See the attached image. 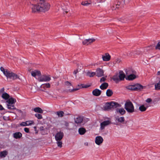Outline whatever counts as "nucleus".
<instances>
[{"label":"nucleus","mask_w":160,"mask_h":160,"mask_svg":"<svg viewBox=\"0 0 160 160\" xmlns=\"http://www.w3.org/2000/svg\"><path fill=\"white\" fill-rule=\"evenodd\" d=\"M4 90V89L3 88H2V89L1 90V91H3V90Z\"/></svg>","instance_id":"obj_56"},{"label":"nucleus","mask_w":160,"mask_h":160,"mask_svg":"<svg viewBox=\"0 0 160 160\" xmlns=\"http://www.w3.org/2000/svg\"><path fill=\"white\" fill-rule=\"evenodd\" d=\"M57 144L58 146L60 147L61 148L62 146V142L61 141H57Z\"/></svg>","instance_id":"obj_40"},{"label":"nucleus","mask_w":160,"mask_h":160,"mask_svg":"<svg viewBox=\"0 0 160 160\" xmlns=\"http://www.w3.org/2000/svg\"><path fill=\"white\" fill-rule=\"evenodd\" d=\"M119 21L121 22L122 23H125L126 22L127 20L124 17H122L120 18L119 20Z\"/></svg>","instance_id":"obj_39"},{"label":"nucleus","mask_w":160,"mask_h":160,"mask_svg":"<svg viewBox=\"0 0 160 160\" xmlns=\"http://www.w3.org/2000/svg\"><path fill=\"white\" fill-rule=\"evenodd\" d=\"M96 75V72H91L89 71H88L87 72V75L88 76H89L90 77H93Z\"/></svg>","instance_id":"obj_32"},{"label":"nucleus","mask_w":160,"mask_h":160,"mask_svg":"<svg viewBox=\"0 0 160 160\" xmlns=\"http://www.w3.org/2000/svg\"><path fill=\"white\" fill-rule=\"evenodd\" d=\"M27 126H31L34 125V122L32 120L26 121Z\"/></svg>","instance_id":"obj_36"},{"label":"nucleus","mask_w":160,"mask_h":160,"mask_svg":"<svg viewBox=\"0 0 160 160\" xmlns=\"http://www.w3.org/2000/svg\"><path fill=\"white\" fill-rule=\"evenodd\" d=\"M64 136V133L62 132H59L56 133L55 138L56 141H61Z\"/></svg>","instance_id":"obj_11"},{"label":"nucleus","mask_w":160,"mask_h":160,"mask_svg":"<svg viewBox=\"0 0 160 160\" xmlns=\"http://www.w3.org/2000/svg\"><path fill=\"white\" fill-rule=\"evenodd\" d=\"M108 86V84L106 82L102 83L100 86V88L102 90L106 89Z\"/></svg>","instance_id":"obj_25"},{"label":"nucleus","mask_w":160,"mask_h":160,"mask_svg":"<svg viewBox=\"0 0 160 160\" xmlns=\"http://www.w3.org/2000/svg\"><path fill=\"white\" fill-rule=\"evenodd\" d=\"M46 0H31V2H37L38 1H39V2L40 1H45Z\"/></svg>","instance_id":"obj_49"},{"label":"nucleus","mask_w":160,"mask_h":160,"mask_svg":"<svg viewBox=\"0 0 160 160\" xmlns=\"http://www.w3.org/2000/svg\"><path fill=\"white\" fill-rule=\"evenodd\" d=\"M8 154V152L4 150L0 152V158H4L6 157Z\"/></svg>","instance_id":"obj_24"},{"label":"nucleus","mask_w":160,"mask_h":160,"mask_svg":"<svg viewBox=\"0 0 160 160\" xmlns=\"http://www.w3.org/2000/svg\"><path fill=\"white\" fill-rule=\"evenodd\" d=\"M157 75H160V71H158V72H157Z\"/></svg>","instance_id":"obj_54"},{"label":"nucleus","mask_w":160,"mask_h":160,"mask_svg":"<svg viewBox=\"0 0 160 160\" xmlns=\"http://www.w3.org/2000/svg\"><path fill=\"white\" fill-rule=\"evenodd\" d=\"M98 65V64H97V63H95V64H94V66H95V65Z\"/></svg>","instance_id":"obj_57"},{"label":"nucleus","mask_w":160,"mask_h":160,"mask_svg":"<svg viewBox=\"0 0 160 160\" xmlns=\"http://www.w3.org/2000/svg\"><path fill=\"white\" fill-rule=\"evenodd\" d=\"M42 128H43V127H41L40 128V129H42Z\"/></svg>","instance_id":"obj_59"},{"label":"nucleus","mask_w":160,"mask_h":160,"mask_svg":"<svg viewBox=\"0 0 160 160\" xmlns=\"http://www.w3.org/2000/svg\"><path fill=\"white\" fill-rule=\"evenodd\" d=\"M155 48L157 49L160 50V41L158 42L157 45L155 47Z\"/></svg>","instance_id":"obj_43"},{"label":"nucleus","mask_w":160,"mask_h":160,"mask_svg":"<svg viewBox=\"0 0 160 160\" xmlns=\"http://www.w3.org/2000/svg\"><path fill=\"white\" fill-rule=\"evenodd\" d=\"M34 128L35 130V131H36V127H34Z\"/></svg>","instance_id":"obj_55"},{"label":"nucleus","mask_w":160,"mask_h":160,"mask_svg":"<svg viewBox=\"0 0 160 160\" xmlns=\"http://www.w3.org/2000/svg\"><path fill=\"white\" fill-rule=\"evenodd\" d=\"M106 93L107 96L110 97L112 94L113 92L111 89H108L107 90Z\"/></svg>","instance_id":"obj_33"},{"label":"nucleus","mask_w":160,"mask_h":160,"mask_svg":"<svg viewBox=\"0 0 160 160\" xmlns=\"http://www.w3.org/2000/svg\"><path fill=\"white\" fill-rule=\"evenodd\" d=\"M4 110V108L2 106L0 105V110Z\"/></svg>","instance_id":"obj_50"},{"label":"nucleus","mask_w":160,"mask_h":160,"mask_svg":"<svg viewBox=\"0 0 160 160\" xmlns=\"http://www.w3.org/2000/svg\"><path fill=\"white\" fill-rule=\"evenodd\" d=\"M65 12H66V13H67V12H68V11H65Z\"/></svg>","instance_id":"obj_58"},{"label":"nucleus","mask_w":160,"mask_h":160,"mask_svg":"<svg viewBox=\"0 0 160 160\" xmlns=\"http://www.w3.org/2000/svg\"><path fill=\"white\" fill-rule=\"evenodd\" d=\"M95 40V39L94 38H89L85 39L82 41V43L83 45H88L94 42Z\"/></svg>","instance_id":"obj_13"},{"label":"nucleus","mask_w":160,"mask_h":160,"mask_svg":"<svg viewBox=\"0 0 160 160\" xmlns=\"http://www.w3.org/2000/svg\"><path fill=\"white\" fill-rule=\"evenodd\" d=\"M2 97L4 99L7 100L10 98L9 95L6 92H4L2 94Z\"/></svg>","instance_id":"obj_28"},{"label":"nucleus","mask_w":160,"mask_h":160,"mask_svg":"<svg viewBox=\"0 0 160 160\" xmlns=\"http://www.w3.org/2000/svg\"><path fill=\"white\" fill-rule=\"evenodd\" d=\"M155 89L157 90H160V80L155 85Z\"/></svg>","instance_id":"obj_34"},{"label":"nucleus","mask_w":160,"mask_h":160,"mask_svg":"<svg viewBox=\"0 0 160 160\" xmlns=\"http://www.w3.org/2000/svg\"><path fill=\"white\" fill-rule=\"evenodd\" d=\"M152 101V100L151 98H148L146 100V102L150 103Z\"/></svg>","instance_id":"obj_46"},{"label":"nucleus","mask_w":160,"mask_h":160,"mask_svg":"<svg viewBox=\"0 0 160 160\" xmlns=\"http://www.w3.org/2000/svg\"><path fill=\"white\" fill-rule=\"evenodd\" d=\"M30 3L31 4L30 8L32 9V12H35L37 11H40L38 4V5H34L33 4H32L31 2Z\"/></svg>","instance_id":"obj_10"},{"label":"nucleus","mask_w":160,"mask_h":160,"mask_svg":"<svg viewBox=\"0 0 160 160\" xmlns=\"http://www.w3.org/2000/svg\"><path fill=\"white\" fill-rule=\"evenodd\" d=\"M96 75L98 77H101L104 75V71L102 69L98 68L96 70Z\"/></svg>","instance_id":"obj_14"},{"label":"nucleus","mask_w":160,"mask_h":160,"mask_svg":"<svg viewBox=\"0 0 160 160\" xmlns=\"http://www.w3.org/2000/svg\"><path fill=\"white\" fill-rule=\"evenodd\" d=\"M40 11L45 12L48 10L50 5L45 1H40L38 3Z\"/></svg>","instance_id":"obj_2"},{"label":"nucleus","mask_w":160,"mask_h":160,"mask_svg":"<svg viewBox=\"0 0 160 160\" xmlns=\"http://www.w3.org/2000/svg\"><path fill=\"white\" fill-rule=\"evenodd\" d=\"M101 91L98 89H94L92 92L93 95L96 96H99L101 94Z\"/></svg>","instance_id":"obj_19"},{"label":"nucleus","mask_w":160,"mask_h":160,"mask_svg":"<svg viewBox=\"0 0 160 160\" xmlns=\"http://www.w3.org/2000/svg\"><path fill=\"white\" fill-rule=\"evenodd\" d=\"M133 84L130 85L126 87V88L128 90L133 91Z\"/></svg>","instance_id":"obj_37"},{"label":"nucleus","mask_w":160,"mask_h":160,"mask_svg":"<svg viewBox=\"0 0 160 160\" xmlns=\"http://www.w3.org/2000/svg\"><path fill=\"white\" fill-rule=\"evenodd\" d=\"M111 56L108 53H106L102 55V58L104 61H108L111 59Z\"/></svg>","instance_id":"obj_15"},{"label":"nucleus","mask_w":160,"mask_h":160,"mask_svg":"<svg viewBox=\"0 0 160 160\" xmlns=\"http://www.w3.org/2000/svg\"><path fill=\"white\" fill-rule=\"evenodd\" d=\"M119 106V105L118 104L115 102H107L104 105V110H108L114 107H117Z\"/></svg>","instance_id":"obj_5"},{"label":"nucleus","mask_w":160,"mask_h":160,"mask_svg":"<svg viewBox=\"0 0 160 160\" xmlns=\"http://www.w3.org/2000/svg\"><path fill=\"white\" fill-rule=\"evenodd\" d=\"M131 0H124V2L126 3H128Z\"/></svg>","instance_id":"obj_51"},{"label":"nucleus","mask_w":160,"mask_h":160,"mask_svg":"<svg viewBox=\"0 0 160 160\" xmlns=\"http://www.w3.org/2000/svg\"><path fill=\"white\" fill-rule=\"evenodd\" d=\"M51 80V77L49 75H40V77L38 78V80L40 82H47Z\"/></svg>","instance_id":"obj_6"},{"label":"nucleus","mask_w":160,"mask_h":160,"mask_svg":"<svg viewBox=\"0 0 160 160\" xmlns=\"http://www.w3.org/2000/svg\"><path fill=\"white\" fill-rule=\"evenodd\" d=\"M92 3L93 5L95 4V3H94V2L92 1H86L84 2H83L81 3L82 5L84 6H88L89 5L91 4Z\"/></svg>","instance_id":"obj_21"},{"label":"nucleus","mask_w":160,"mask_h":160,"mask_svg":"<svg viewBox=\"0 0 160 160\" xmlns=\"http://www.w3.org/2000/svg\"><path fill=\"white\" fill-rule=\"evenodd\" d=\"M64 112L62 111L58 112H56L57 115L59 117H62L63 116Z\"/></svg>","instance_id":"obj_38"},{"label":"nucleus","mask_w":160,"mask_h":160,"mask_svg":"<svg viewBox=\"0 0 160 160\" xmlns=\"http://www.w3.org/2000/svg\"><path fill=\"white\" fill-rule=\"evenodd\" d=\"M116 62L117 63H119L121 62V60L120 58H117L116 59Z\"/></svg>","instance_id":"obj_45"},{"label":"nucleus","mask_w":160,"mask_h":160,"mask_svg":"<svg viewBox=\"0 0 160 160\" xmlns=\"http://www.w3.org/2000/svg\"><path fill=\"white\" fill-rule=\"evenodd\" d=\"M140 89V84L138 83H136L133 84V91H137Z\"/></svg>","instance_id":"obj_29"},{"label":"nucleus","mask_w":160,"mask_h":160,"mask_svg":"<svg viewBox=\"0 0 160 160\" xmlns=\"http://www.w3.org/2000/svg\"><path fill=\"white\" fill-rule=\"evenodd\" d=\"M0 70L8 78L14 80L19 78L18 75L16 74L8 71L7 69H5L2 67H1Z\"/></svg>","instance_id":"obj_1"},{"label":"nucleus","mask_w":160,"mask_h":160,"mask_svg":"<svg viewBox=\"0 0 160 160\" xmlns=\"http://www.w3.org/2000/svg\"><path fill=\"white\" fill-rule=\"evenodd\" d=\"M118 75L120 81H122L126 78L125 75L122 71H120L118 73Z\"/></svg>","instance_id":"obj_20"},{"label":"nucleus","mask_w":160,"mask_h":160,"mask_svg":"<svg viewBox=\"0 0 160 160\" xmlns=\"http://www.w3.org/2000/svg\"><path fill=\"white\" fill-rule=\"evenodd\" d=\"M139 109L140 110V106L139 107Z\"/></svg>","instance_id":"obj_60"},{"label":"nucleus","mask_w":160,"mask_h":160,"mask_svg":"<svg viewBox=\"0 0 160 160\" xmlns=\"http://www.w3.org/2000/svg\"><path fill=\"white\" fill-rule=\"evenodd\" d=\"M86 132V129L83 128H81L78 129V132L80 134L83 135Z\"/></svg>","instance_id":"obj_27"},{"label":"nucleus","mask_w":160,"mask_h":160,"mask_svg":"<svg viewBox=\"0 0 160 160\" xmlns=\"http://www.w3.org/2000/svg\"><path fill=\"white\" fill-rule=\"evenodd\" d=\"M143 88V86L142 85H141V90Z\"/></svg>","instance_id":"obj_53"},{"label":"nucleus","mask_w":160,"mask_h":160,"mask_svg":"<svg viewBox=\"0 0 160 160\" xmlns=\"http://www.w3.org/2000/svg\"><path fill=\"white\" fill-rule=\"evenodd\" d=\"M13 137L16 139L20 138L22 136V134L20 132H16L13 134Z\"/></svg>","instance_id":"obj_23"},{"label":"nucleus","mask_w":160,"mask_h":160,"mask_svg":"<svg viewBox=\"0 0 160 160\" xmlns=\"http://www.w3.org/2000/svg\"><path fill=\"white\" fill-rule=\"evenodd\" d=\"M113 80L116 82H118L120 81L118 74H117L114 75L112 78Z\"/></svg>","instance_id":"obj_26"},{"label":"nucleus","mask_w":160,"mask_h":160,"mask_svg":"<svg viewBox=\"0 0 160 160\" xmlns=\"http://www.w3.org/2000/svg\"><path fill=\"white\" fill-rule=\"evenodd\" d=\"M31 74L32 76L38 79V78L40 77L41 73L40 71L35 70L31 72Z\"/></svg>","instance_id":"obj_12"},{"label":"nucleus","mask_w":160,"mask_h":160,"mask_svg":"<svg viewBox=\"0 0 160 160\" xmlns=\"http://www.w3.org/2000/svg\"><path fill=\"white\" fill-rule=\"evenodd\" d=\"M20 125L22 126H27L26 121L25 122H23L20 124Z\"/></svg>","instance_id":"obj_44"},{"label":"nucleus","mask_w":160,"mask_h":160,"mask_svg":"<svg viewBox=\"0 0 160 160\" xmlns=\"http://www.w3.org/2000/svg\"><path fill=\"white\" fill-rule=\"evenodd\" d=\"M81 69V68L80 69H78L77 70H75L74 71L73 73L75 75V76L76 77H77L76 74L78 73L80 71V70Z\"/></svg>","instance_id":"obj_42"},{"label":"nucleus","mask_w":160,"mask_h":160,"mask_svg":"<svg viewBox=\"0 0 160 160\" xmlns=\"http://www.w3.org/2000/svg\"><path fill=\"white\" fill-rule=\"evenodd\" d=\"M116 112L117 113H119L121 115H123L125 113V111L124 108H117L116 109Z\"/></svg>","instance_id":"obj_22"},{"label":"nucleus","mask_w":160,"mask_h":160,"mask_svg":"<svg viewBox=\"0 0 160 160\" xmlns=\"http://www.w3.org/2000/svg\"><path fill=\"white\" fill-rule=\"evenodd\" d=\"M106 79L104 77H102L100 79V82H104L105 80Z\"/></svg>","instance_id":"obj_48"},{"label":"nucleus","mask_w":160,"mask_h":160,"mask_svg":"<svg viewBox=\"0 0 160 160\" xmlns=\"http://www.w3.org/2000/svg\"><path fill=\"white\" fill-rule=\"evenodd\" d=\"M84 145L86 146H88V143L87 142H85L84 143Z\"/></svg>","instance_id":"obj_52"},{"label":"nucleus","mask_w":160,"mask_h":160,"mask_svg":"<svg viewBox=\"0 0 160 160\" xmlns=\"http://www.w3.org/2000/svg\"><path fill=\"white\" fill-rule=\"evenodd\" d=\"M126 73L127 75L126 79L128 80H133L138 77L135 72H133L132 73L129 70H127L126 71Z\"/></svg>","instance_id":"obj_3"},{"label":"nucleus","mask_w":160,"mask_h":160,"mask_svg":"<svg viewBox=\"0 0 160 160\" xmlns=\"http://www.w3.org/2000/svg\"><path fill=\"white\" fill-rule=\"evenodd\" d=\"M50 83H46L42 84L41 85V86L40 87L41 88H43V89L41 90L42 91L46 92H47L48 93V92L46 91L45 90V89L46 88H50Z\"/></svg>","instance_id":"obj_18"},{"label":"nucleus","mask_w":160,"mask_h":160,"mask_svg":"<svg viewBox=\"0 0 160 160\" xmlns=\"http://www.w3.org/2000/svg\"><path fill=\"white\" fill-rule=\"evenodd\" d=\"M24 130L25 132L27 133H28L29 132V129L27 128H24Z\"/></svg>","instance_id":"obj_47"},{"label":"nucleus","mask_w":160,"mask_h":160,"mask_svg":"<svg viewBox=\"0 0 160 160\" xmlns=\"http://www.w3.org/2000/svg\"><path fill=\"white\" fill-rule=\"evenodd\" d=\"M34 111L35 112H37L39 113H42L43 110L40 108L37 107L34 109Z\"/></svg>","instance_id":"obj_30"},{"label":"nucleus","mask_w":160,"mask_h":160,"mask_svg":"<svg viewBox=\"0 0 160 160\" xmlns=\"http://www.w3.org/2000/svg\"><path fill=\"white\" fill-rule=\"evenodd\" d=\"M110 121L109 120H105L101 122L100 124V129L103 130L104 129L105 127L109 125L110 123Z\"/></svg>","instance_id":"obj_16"},{"label":"nucleus","mask_w":160,"mask_h":160,"mask_svg":"<svg viewBox=\"0 0 160 160\" xmlns=\"http://www.w3.org/2000/svg\"><path fill=\"white\" fill-rule=\"evenodd\" d=\"M35 115L38 119H41L42 118V116L40 114L37 113L35 114Z\"/></svg>","instance_id":"obj_41"},{"label":"nucleus","mask_w":160,"mask_h":160,"mask_svg":"<svg viewBox=\"0 0 160 160\" xmlns=\"http://www.w3.org/2000/svg\"><path fill=\"white\" fill-rule=\"evenodd\" d=\"M65 85L66 87L67 88V90L68 92H71L76 91L78 90V89L76 88L73 89V86L71 84L68 82H66Z\"/></svg>","instance_id":"obj_9"},{"label":"nucleus","mask_w":160,"mask_h":160,"mask_svg":"<svg viewBox=\"0 0 160 160\" xmlns=\"http://www.w3.org/2000/svg\"><path fill=\"white\" fill-rule=\"evenodd\" d=\"M103 139L100 136H97L95 139V142L98 145H99L102 143L103 141Z\"/></svg>","instance_id":"obj_17"},{"label":"nucleus","mask_w":160,"mask_h":160,"mask_svg":"<svg viewBox=\"0 0 160 160\" xmlns=\"http://www.w3.org/2000/svg\"><path fill=\"white\" fill-rule=\"evenodd\" d=\"M117 120L118 122L121 123H123L125 120L124 118L123 117L118 118H117Z\"/></svg>","instance_id":"obj_35"},{"label":"nucleus","mask_w":160,"mask_h":160,"mask_svg":"<svg viewBox=\"0 0 160 160\" xmlns=\"http://www.w3.org/2000/svg\"><path fill=\"white\" fill-rule=\"evenodd\" d=\"M148 107L146 105H141V112L145 111Z\"/></svg>","instance_id":"obj_31"},{"label":"nucleus","mask_w":160,"mask_h":160,"mask_svg":"<svg viewBox=\"0 0 160 160\" xmlns=\"http://www.w3.org/2000/svg\"><path fill=\"white\" fill-rule=\"evenodd\" d=\"M125 108L128 112H132L134 111L133 106L132 103L130 102H128L125 103Z\"/></svg>","instance_id":"obj_7"},{"label":"nucleus","mask_w":160,"mask_h":160,"mask_svg":"<svg viewBox=\"0 0 160 160\" xmlns=\"http://www.w3.org/2000/svg\"><path fill=\"white\" fill-rule=\"evenodd\" d=\"M75 122L78 125H82L85 124L83 118L82 117H78L75 118Z\"/></svg>","instance_id":"obj_8"},{"label":"nucleus","mask_w":160,"mask_h":160,"mask_svg":"<svg viewBox=\"0 0 160 160\" xmlns=\"http://www.w3.org/2000/svg\"><path fill=\"white\" fill-rule=\"evenodd\" d=\"M16 102V99L14 98H9L7 101V108L8 109L11 110L16 109V108L14 105Z\"/></svg>","instance_id":"obj_4"}]
</instances>
